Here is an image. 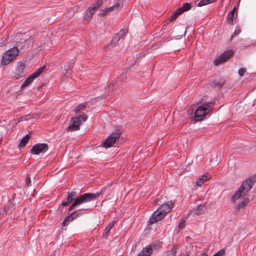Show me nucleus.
<instances>
[{"instance_id":"obj_1","label":"nucleus","mask_w":256,"mask_h":256,"mask_svg":"<svg viewBox=\"0 0 256 256\" xmlns=\"http://www.w3.org/2000/svg\"><path fill=\"white\" fill-rule=\"evenodd\" d=\"M101 194L102 191L95 194L84 193L76 198L77 196L76 192H71L68 193L66 199L62 200L61 203V206H68L70 202L74 200L72 204L68 208L69 211L70 212L78 206L96 200Z\"/></svg>"},{"instance_id":"obj_2","label":"nucleus","mask_w":256,"mask_h":256,"mask_svg":"<svg viewBox=\"0 0 256 256\" xmlns=\"http://www.w3.org/2000/svg\"><path fill=\"white\" fill-rule=\"evenodd\" d=\"M172 204L171 201L162 204L156 210L153 212L152 216L148 220V223L152 224L161 220L172 210Z\"/></svg>"},{"instance_id":"obj_3","label":"nucleus","mask_w":256,"mask_h":256,"mask_svg":"<svg viewBox=\"0 0 256 256\" xmlns=\"http://www.w3.org/2000/svg\"><path fill=\"white\" fill-rule=\"evenodd\" d=\"M256 182V174H254L246 179L241 184L238 189L232 196L234 200H238L242 196H244L252 188Z\"/></svg>"},{"instance_id":"obj_4","label":"nucleus","mask_w":256,"mask_h":256,"mask_svg":"<svg viewBox=\"0 0 256 256\" xmlns=\"http://www.w3.org/2000/svg\"><path fill=\"white\" fill-rule=\"evenodd\" d=\"M18 49L16 46H14L4 52L1 60L2 66L8 64L18 54Z\"/></svg>"},{"instance_id":"obj_5","label":"nucleus","mask_w":256,"mask_h":256,"mask_svg":"<svg viewBox=\"0 0 256 256\" xmlns=\"http://www.w3.org/2000/svg\"><path fill=\"white\" fill-rule=\"evenodd\" d=\"M212 103L204 104L199 106L194 112V116L196 120H201L212 109Z\"/></svg>"},{"instance_id":"obj_6","label":"nucleus","mask_w":256,"mask_h":256,"mask_svg":"<svg viewBox=\"0 0 256 256\" xmlns=\"http://www.w3.org/2000/svg\"><path fill=\"white\" fill-rule=\"evenodd\" d=\"M86 120V116L82 113L74 118H71L70 126L67 130L70 131L77 130L79 129V126L82 123L84 122Z\"/></svg>"},{"instance_id":"obj_7","label":"nucleus","mask_w":256,"mask_h":256,"mask_svg":"<svg viewBox=\"0 0 256 256\" xmlns=\"http://www.w3.org/2000/svg\"><path fill=\"white\" fill-rule=\"evenodd\" d=\"M102 4L101 0H98L96 3L92 4L84 12V18L86 20H90L95 11Z\"/></svg>"},{"instance_id":"obj_8","label":"nucleus","mask_w":256,"mask_h":256,"mask_svg":"<svg viewBox=\"0 0 256 256\" xmlns=\"http://www.w3.org/2000/svg\"><path fill=\"white\" fill-rule=\"evenodd\" d=\"M120 136V130H117L111 134L104 142V146L106 148L110 147L112 144L116 142V139L119 138Z\"/></svg>"},{"instance_id":"obj_9","label":"nucleus","mask_w":256,"mask_h":256,"mask_svg":"<svg viewBox=\"0 0 256 256\" xmlns=\"http://www.w3.org/2000/svg\"><path fill=\"white\" fill-rule=\"evenodd\" d=\"M45 66L40 68L38 70L30 75L24 82L22 86V88L26 87L30 84L34 80L38 78L44 71Z\"/></svg>"},{"instance_id":"obj_10","label":"nucleus","mask_w":256,"mask_h":256,"mask_svg":"<svg viewBox=\"0 0 256 256\" xmlns=\"http://www.w3.org/2000/svg\"><path fill=\"white\" fill-rule=\"evenodd\" d=\"M16 36H19L20 40L18 42V46L21 47L22 49H27L29 47L30 42H28L29 38L28 35L25 34H20Z\"/></svg>"},{"instance_id":"obj_11","label":"nucleus","mask_w":256,"mask_h":256,"mask_svg":"<svg viewBox=\"0 0 256 256\" xmlns=\"http://www.w3.org/2000/svg\"><path fill=\"white\" fill-rule=\"evenodd\" d=\"M48 150V144H36L30 150V152L34 154H38L40 152H44Z\"/></svg>"},{"instance_id":"obj_12","label":"nucleus","mask_w":256,"mask_h":256,"mask_svg":"<svg viewBox=\"0 0 256 256\" xmlns=\"http://www.w3.org/2000/svg\"><path fill=\"white\" fill-rule=\"evenodd\" d=\"M126 32V30L122 29L115 34L112 40L110 46H114L116 43L125 35Z\"/></svg>"},{"instance_id":"obj_13","label":"nucleus","mask_w":256,"mask_h":256,"mask_svg":"<svg viewBox=\"0 0 256 256\" xmlns=\"http://www.w3.org/2000/svg\"><path fill=\"white\" fill-rule=\"evenodd\" d=\"M24 68L25 66L23 62H20L18 63V66L16 68V70L14 73V78H15L16 80H18L22 77V74L24 72Z\"/></svg>"},{"instance_id":"obj_14","label":"nucleus","mask_w":256,"mask_h":256,"mask_svg":"<svg viewBox=\"0 0 256 256\" xmlns=\"http://www.w3.org/2000/svg\"><path fill=\"white\" fill-rule=\"evenodd\" d=\"M210 176L208 174L202 175L198 178L196 181V184L198 186H201L204 182L210 178Z\"/></svg>"},{"instance_id":"obj_15","label":"nucleus","mask_w":256,"mask_h":256,"mask_svg":"<svg viewBox=\"0 0 256 256\" xmlns=\"http://www.w3.org/2000/svg\"><path fill=\"white\" fill-rule=\"evenodd\" d=\"M250 202V200L248 198H244L242 200L240 201L236 205V210L238 211L240 209L244 208Z\"/></svg>"},{"instance_id":"obj_16","label":"nucleus","mask_w":256,"mask_h":256,"mask_svg":"<svg viewBox=\"0 0 256 256\" xmlns=\"http://www.w3.org/2000/svg\"><path fill=\"white\" fill-rule=\"evenodd\" d=\"M152 250L150 246L144 248L142 250L139 252L138 256H150L152 252Z\"/></svg>"},{"instance_id":"obj_17","label":"nucleus","mask_w":256,"mask_h":256,"mask_svg":"<svg viewBox=\"0 0 256 256\" xmlns=\"http://www.w3.org/2000/svg\"><path fill=\"white\" fill-rule=\"evenodd\" d=\"M206 208L204 205L200 204L198 205L194 210V214L196 215H200L203 214Z\"/></svg>"},{"instance_id":"obj_18","label":"nucleus","mask_w":256,"mask_h":256,"mask_svg":"<svg viewBox=\"0 0 256 256\" xmlns=\"http://www.w3.org/2000/svg\"><path fill=\"white\" fill-rule=\"evenodd\" d=\"M88 209L86 210H82L80 209L78 210H75L73 212H72L70 215L71 216V218H74V219L79 217L80 216L84 214V212L87 210Z\"/></svg>"},{"instance_id":"obj_19","label":"nucleus","mask_w":256,"mask_h":256,"mask_svg":"<svg viewBox=\"0 0 256 256\" xmlns=\"http://www.w3.org/2000/svg\"><path fill=\"white\" fill-rule=\"evenodd\" d=\"M223 62H224V52L221 54L214 60V64L215 66H217Z\"/></svg>"},{"instance_id":"obj_20","label":"nucleus","mask_w":256,"mask_h":256,"mask_svg":"<svg viewBox=\"0 0 256 256\" xmlns=\"http://www.w3.org/2000/svg\"><path fill=\"white\" fill-rule=\"evenodd\" d=\"M30 134H27L25 135L24 136L21 140L20 142V146L24 147L26 146V144H27L30 140Z\"/></svg>"},{"instance_id":"obj_21","label":"nucleus","mask_w":256,"mask_h":256,"mask_svg":"<svg viewBox=\"0 0 256 256\" xmlns=\"http://www.w3.org/2000/svg\"><path fill=\"white\" fill-rule=\"evenodd\" d=\"M236 8L234 7L232 10H231L228 15V20L227 22L228 24H232L233 23V18H234V14L235 10Z\"/></svg>"},{"instance_id":"obj_22","label":"nucleus","mask_w":256,"mask_h":256,"mask_svg":"<svg viewBox=\"0 0 256 256\" xmlns=\"http://www.w3.org/2000/svg\"><path fill=\"white\" fill-rule=\"evenodd\" d=\"M86 102H84L80 104V105L76 106L74 108V111L76 114H78L80 112V110H84L86 108Z\"/></svg>"},{"instance_id":"obj_23","label":"nucleus","mask_w":256,"mask_h":256,"mask_svg":"<svg viewBox=\"0 0 256 256\" xmlns=\"http://www.w3.org/2000/svg\"><path fill=\"white\" fill-rule=\"evenodd\" d=\"M216 0H201L198 4V6H202L214 2Z\"/></svg>"},{"instance_id":"obj_24","label":"nucleus","mask_w":256,"mask_h":256,"mask_svg":"<svg viewBox=\"0 0 256 256\" xmlns=\"http://www.w3.org/2000/svg\"><path fill=\"white\" fill-rule=\"evenodd\" d=\"M114 222L113 221L110 223L108 226L106 227L105 229V234L106 236H108L110 232V230L112 229V228L114 227Z\"/></svg>"},{"instance_id":"obj_25","label":"nucleus","mask_w":256,"mask_h":256,"mask_svg":"<svg viewBox=\"0 0 256 256\" xmlns=\"http://www.w3.org/2000/svg\"><path fill=\"white\" fill-rule=\"evenodd\" d=\"M224 83V82L223 81H221L220 82L218 81H214L212 82V86L216 88H220L222 86Z\"/></svg>"},{"instance_id":"obj_26","label":"nucleus","mask_w":256,"mask_h":256,"mask_svg":"<svg viewBox=\"0 0 256 256\" xmlns=\"http://www.w3.org/2000/svg\"><path fill=\"white\" fill-rule=\"evenodd\" d=\"M74 220V218H71V216L69 214L68 216L66 217L62 222V226H65L68 224L67 222H72Z\"/></svg>"},{"instance_id":"obj_27","label":"nucleus","mask_w":256,"mask_h":256,"mask_svg":"<svg viewBox=\"0 0 256 256\" xmlns=\"http://www.w3.org/2000/svg\"><path fill=\"white\" fill-rule=\"evenodd\" d=\"M234 54V51L232 50H229L225 51V61L230 58Z\"/></svg>"},{"instance_id":"obj_28","label":"nucleus","mask_w":256,"mask_h":256,"mask_svg":"<svg viewBox=\"0 0 256 256\" xmlns=\"http://www.w3.org/2000/svg\"><path fill=\"white\" fill-rule=\"evenodd\" d=\"M120 7V4L119 2H116L115 4H114L113 6H112L108 8V10H118V8Z\"/></svg>"},{"instance_id":"obj_29","label":"nucleus","mask_w":256,"mask_h":256,"mask_svg":"<svg viewBox=\"0 0 256 256\" xmlns=\"http://www.w3.org/2000/svg\"><path fill=\"white\" fill-rule=\"evenodd\" d=\"M182 8L184 12L188 10L191 8V4L190 3H186L184 4Z\"/></svg>"},{"instance_id":"obj_30","label":"nucleus","mask_w":256,"mask_h":256,"mask_svg":"<svg viewBox=\"0 0 256 256\" xmlns=\"http://www.w3.org/2000/svg\"><path fill=\"white\" fill-rule=\"evenodd\" d=\"M224 256V248H222L216 253L212 256Z\"/></svg>"},{"instance_id":"obj_31","label":"nucleus","mask_w":256,"mask_h":256,"mask_svg":"<svg viewBox=\"0 0 256 256\" xmlns=\"http://www.w3.org/2000/svg\"><path fill=\"white\" fill-rule=\"evenodd\" d=\"M246 72V69L245 68H240L238 70V74L240 76H242Z\"/></svg>"},{"instance_id":"obj_32","label":"nucleus","mask_w":256,"mask_h":256,"mask_svg":"<svg viewBox=\"0 0 256 256\" xmlns=\"http://www.w3.org/2000/svg\"><path fill=\"white\" fill-rule=\"evenodd\" d=\"M184 12V11L183 10L182 7H180V8H178V9H177L175 11L174 13L176 14V15H177L178 16Z\"/></svg>"},{"instance_id":"obj_33","label":"nucleus","mask_w":256,"mask_h":256,"mask_svg":"<svg viewBox=\"0 0 256 256\" xmlns=\"http://www.w3.org/2000/svg\"><path fill=\"white\" fill-rule=\"evenodd\" d=\"M240 32V30L239 28H236L233 34V35L235 36H238Z\"/></svg>"},{"instance_id":"obj_34","label":"nucleus","mask_w":256,"mask_h":256,"mask_svg":"<svg viewBox=\"0 0 256 256\" xmlns=\"http://www.w3.org/2000/svg\"><path fill=\"white\" fill-rule=\"evenodd\" d=\"M28 116H22V117L20 118L18 120V122H19L23 121V120H28V118H27Z\"/></svg>"},{"instance_id":"obj_35","label":"nucleus","mask_w":256,"mask_h":256,"mask_svg":"<svg viewBox=\"0 0 256 256\" xmlns=\"http://www.w3.org/2000/svg\"><path fill=\"white\" fill-rule=\"evenodd\" d=\"M26 186H29L30 185L31 180H30V178L28 176L27 177H26Z\"/></svg>"},{"instance_id":"obj_36","label":"nucleus","mask_w":256,"mask_h":256,"mask_svg":"<svg viewBox=\"0 0 256 256\" xmlns=\"http://www.w3.org/2000/svg\"><path fill=\"white\" fill-rule=\"evenodd\" d=\"M184 219L181 220L180 221L179 224H178V228H182L184 227Z\"/></svg>"},{"instance_id":"obj_37","label":"nucleus","mask_w":256,"mask_h":256,"mask_svg":"<svg viewBox=\"0 0 256 256\" xmlns=\"http://www.w3.org/2000/svg\"><path fill=\"white\" fill-rule=\"evenodd\" d=\"M108 8H106L104 10H103L102 12V15H105L107 13H108V12H110L112 11V10H108Z\"/></svg>"},{"instance_id":"obj_38","label":"nucleus","mask_w":256,"mask_h":256,"mask_svg":"<svg viewBox=\"0 0 256 256\" xmlns=\"http://www.w3.org/2000/svg\"><path fill=\"white\" fill-rule=\"evenodd\" d=\"M177 16H178L176 15V14L174 12L170 16V20L173 21V20H175L176 19V18H177Z\"/></svg>"},{"instance_id":"obj_39","label":"nucleus","mask_w":256,"mask_h":256,"mask_svg":"<svg viewBox=\"0 0 256 256\" xmlns=\"http://www.w3.org/2000/svg\"><path fill=\"white\" fill-rule=\"evenodd\" d=\"M18 123V120H14L13 122H12V125L13 126H15Z\"/></svg>"},{"instance_id":"obj_40","label":"nucleus","mask_w":256,"mask_h":256,"mask_svg":"<svg viewBox=\"0 0 256 256\" xmlns=\"http://www.w3.org/2000/svg\"><path fill=\"white\" fill-rule=\"evenodd\" d=\"M198 256H208V255L206 252H202Z\"/></svg>"},{"instance_id":"obj_41","label":"nucleus","mask_w":256,"mask_h":256,"mask_svg":"<svg viewBox=\"0 0 256 256\" xmlns=\"http://www.w3.org/2000/svg\"><path fill=\"white\" fill-rule=\"evenodd\" d=\"M180 256H188V254H182V255H180Z\"/></svg>"},{"instance_id":"obj_42","label":"nucleus","mask_w":256,"mask_h":256,"mask_svg":"<svg viewBox=\"0 0 256 256\" xmlns=\"http://www.w3.org/2000/svg\"><path fill=\"white\" fill-rule=\"evenodd\" d=\"M232 239L230 238V242H232Z\"/></svg>"}]
</instances>
